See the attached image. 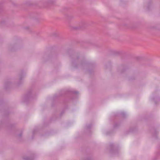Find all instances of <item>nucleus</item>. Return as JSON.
<instances>
[{"label": "nucleus", "instance_id": "obj_1", "mask_svg": "<svg viewBox=\"0 0 160 160\" xmlns=\"http://www.w3.org/2000/svg\"><path fill=\"white\" fill-rule=\"evenodd\" d=\"M111 148V152L114 154H116L118 152V150L113 144H111L110 145Z\"/></svg>", "mask_w": 160, "mask_h": 160}, {"label": "nucleus", "instance_id": "obj_2", "mask_svg": "<svg viewBox=\"0 0 160 160\" xmlns=\"http://www.w3.org/2000/svg\"><path fill=\"white\" fill-rule=\"evenodd\" d=\"M33 93L31 91H30L27 92L26 95L25 96V98L26 99L32 98Z\"/></svg>", "mask_w": 160, "mask_h": 160}, {"label": "nucleus", "instance_id": "obj_3", "mask_svg": "<svg viewBox=\"0 0 160 160\" xmlns=\"http://www.w3.org/2000/svg\"><path fill=\"white\" fill-rule=\"evenodd\" d=\"M121 114L123 117H124L125 115L126 114V113L124 112H122L121 113Z\"/></svg>", "mask_w": 160, "mask_h": 160}, {"label": "nucleus", "instance_id": "obj_4", "mask_svg": "<svg viewBox=\"0 0 160 160\" xmlns=\"http://www.w3.org/2000/svg\"><path fill=\"white\" fill-rule=\"evenodd\" d=\"M73 93L74 94H77L78 93V92L77 91H75V92H73Z\"/></svg>", "mask_w": 160, "mask_h": 160}, {"label": "nucleus", "instance_id": "obj_5", "mask_svg": "<svg viewBox=\"0 0 160 160\" xmlns=\"http://www.w3.org/2000/svg\"><path fill=\"white\" fill-rule=\"evenodd\" d=\"M24 159L25 160H30V159L29 158H24Z\"/></svg>", "mask_w": 160, "mask_h": 160}, {"label": "nucleus", "instance_id": "obj_6", "mask_svg": "<svg viewBox=\"0 0 160 160\" xmlns=\"http://www.w3.org/2000/svg\"><path fill=\"white\" fill-rule=\"evenodd\" d=\"M20 80H21L22 79V76H21L20 77Z\"/></svg>", "mask_w": 160, "mask_h": 160}, {"label": "nucleus", "instance_id": "obj_7", "mask_svg": "<svg viewBox=\"0 0 160 160\" xmlns=\"http://www.w3.org/2000/svg\"><path fill=\"white\" fill-rule=\"evenodd\" d=\"M85 160H90L89 158H87Z\"/></svg>", "mask_w": 160, "mask_h": 160}, {"label": "nucleus", "instance_id": "obj_8", "mask_svg": "<svg viewBox=\"0 0 160 160\" xmlns=\"http://www.w3.org/2000/svg\"><path fill=\"white\" fill-rule=\"evenodd\" d=\"M90 127V126H88V128H89Z\"/></svg>", "mask_w": 160, "mask_h": 160}, {"label": "nucleus", "instance_id": "obj_9", "mask_svg": "<svg viewBox=\"0 0 160 160\" xmlns=\"http://www.w3.org/2000/svg\"><path fill=\"white\" fill-rule=\"evenodd\" d=\"M34 132H35V131L34 130L33 132H32V133H34Z\"/></svg>", "mask_w": 160, "mask_h": 160}]
</instances>
